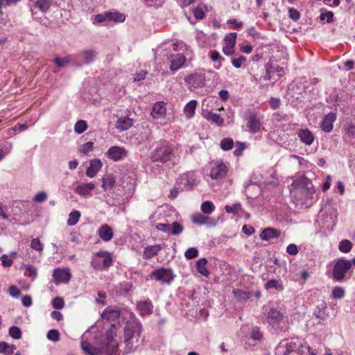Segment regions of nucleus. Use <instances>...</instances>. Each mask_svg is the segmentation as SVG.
I'll list each match as a JSON object with an SVG mask.
<instances>
[{
    "label": "nucleus",
    "instance_id": "1",
    "mask_svg": "<svg viewBox=\"0 0 355 355\" xmlns=\"http://www.w3.org/2000/svg\"><path fill=\"white\" fill-rule=\"evenodd\" d=\"M116 327L112 324L105 336L98 340L92 331L82 336L81 349L86 355H116L119 344L116 340Z\"/></svg>",
    "mask_w": 355,
    "mask_h": 355
},
{
    "label": "nucleus",
    "instance_id": "2",
    "mask_svg": "<svg viewBox=\"0 0 355 355\" xmlns=\"http://www.w3.org/2000/svg\"><path fill=\"white\" fill-rule=\"evenodd\" d=\"M290 179L292 182L288 187L294 202L302 207L310 206L315 195L312 182L304 175L300 173H297Z\"/></svg>",
    "mask_w": 355,
    "mask_h": 355
},
{
    "label": "nucleus",
    "instance_id": "3",
    "mask_svg": "<svg viewBox=\"0 0 355 355\" xmlns=\"http://www.w3.org/2000/svg\"><path fill=\"white\" fill-rule=\"evenodd\" d=\"M309 352L310 355H317L318 350L311 349L309 345L300 338H291L283 340L276 348V355H303Z\"/></svg>",
    "mask_w": 355,
    "mask_h": 355
},
{
    "label": "nucleus",
    "instance_id": "4",
    "mask_svg": "<svg viewBox=\"0 0 355 355\" xmlns=\"http://www.w3.org/2000/svg\"><path fill=\"white\" fill-rule=\"evenodd\" d=\"M227 172V166L220 160H213L209 162L203 168L205 175L209 176L215 180L224 178Z\"/></svg>",
    "mask_w": 355,
    "mask_h": 355
},
{
    "label": "nucleus",
    "instance_id": "5",
    "mask_svg": "<svg viewBox=\"0 0 355 355\" xmlns=\"http://www.w3.org/2000/svg\"><path fill=\"white\" fill-rule=\"evenodd\" d=\"M112 263V254L107 251L101 250L96 252L91 261L94 268L103 270L109 268Z\"/></svg>",
    "mask_w": 355,
    "mask_h": 355
},
{
    "label": "nucleus",
    "instance_id": "6",
    "mask_svg": "<svg viewBox=\"0 0 355 355\" xmlns=\"http://www.w3.org/2000/svg\"><path fill=\"white\" fill-rule=\"evenodd\" d=\"M352 268L350 260L340 259L334 264L332 275L335 280L342 282L346 279L347 275Z\"/></svg>",
    "mask_w": 355,
    "mask_h": 355
},
{
    "label": "nucleus",
    "instance_id": "7",
    "mask_svg": "<svg viewBox=\"0 0 355 355\" xmlns=\"http://www.w3.org/2000/svg\"><path fill=\"white\" fill-rule=\"evenodd\" d=\"M198 183L196 173L193 171H189L180 176L178 184L180 189L191 190Z\"/></svg>",
    "mask_w": 355,
    "mask_h": 355
},
{
    "label": "nucleus",
    "instance_id": "8",
    "mask_svg": "<svg viewBox=\"0 0 355 355\" xmlns=\"http://www.w3.org/2000/svg\"><path fill=\"white\" fill-rule=\"evenodd\" d=\"M266 75L260 77L259 80L263 79L264 80H271L273 79L275 73H277V78L275 80V82L278 80L281 76L284 74V69L282 67L279 66L277 63L272 60H270L265 65Z\"/></svg>",
    "mask_w": 355,
    "mask_h": 355
},
{
    "label": "nucleus",
    "instance_id": "9",
    "mask_svg": "<svg viewBox=\"0 0 355 355\" xmlns=\"http://www.w3.org/2000/svg\"><path fill=\"white\" fill-rule=\"evenodd\" d=\"M141 324L137 320L134 318L127 321L124 327V339L132 338L136 333L141 335Z\"/></svg>",
    "mask_w": 355,
    "mask_h": 355
},
{
    "label": "nucleus",
    "instance_id": "10",
    "mask_svg": "<svg viewBox=\"0 0 355 355\" xmlns=\"http://www.w3.org/2000/svg\"><path fill=\"white\" fill-rule=\"evenodd\" d=\"M185 82L189 86V88H200L205 85V76L202 72H195L187 76L184 78Z\"/></svg>",
    "mask_w": 355,
    "mask_h": 355
},
{
    "label": "nucleus",
    "instance_id": "11",
    "mask_svg": "<svg viewBox=\"0 0 355 355\" xmlns=\"http://www.w3.org/2000/svg\"><path fill=\"white\" fill-rule=\"evenodd\" d=\"M151 277L162 283L170 284L174 279V275L171 270L160 268L152 272Z\"/></svg>",
    "mask_w": 355,
    "mask_h": 355
},
{
    "label": "nucleus",
    "instance_id": "12",
    "mask_svg": "<svg viewBox=\"0 0 355 355\" xmlns=\"http://www.w3.org/2000/svg\"><path fill=\"white\" fill-rule=\"evenodd\" d=\"M53 277L56 285L67 284L71 278L70 269L68 268H58L53 272Z\"/></svg>",
    "mask_w": 355,
    "mask_h": 355
},
{
    "label": "nucleus",
    "instance_id": "13",
    "mask_svg": "<svg viewBox=\"0 0 355 355\" xmlns=\"http://www.w3.org/2000/svg\"><path fill=\"white\" fill-rule=\"evenodd\" d=\"M125 347L123 349V354H130L134 352L139 346L141 344L142 340L141 339V335H138V333L135 334L132 338L124 339L123 340Z\"/></svg>",
    "mask_w": 355,
    "mask_h": 355
},
{
    "label": "nucleus",
    "instance_id": "14",
    "mask_svg": "<svg viewBox=\"0 0 355 355\" xmlns=\"http://www.w3.org/2000/svg\"><path fill=\"white\" fill-rule=\"evenodd\" d=\"M121 312L119 308L114 306H108L102 313L101 317L104 320L114 321L120 316Z\"/></svg>",
    "mask_w": 355,
    "mask_h": 355
},
{
    "label": "nucleus",
    "instance_id": "15",
    "mask_svg": "<svg viewBox=\"0 0 355 355\" xmlns=\"http://www.w3.org/2000/svg\"><path fill=\"white\" fill-rule=\"evenodd\" d=\"M95 184L92 182L80 184L76 187L74 191L81 196L89 197L92 196L91 192L94 189Z\"/></svg>",
    "mask_w": 355,
    "mask_h": 355
},
{
    "label": "nucleus",
    "instance_id": "16",
    "mask_svg": "<svg viewBox=\"0 0 355 355\" xmlns=\"http://www.w3.org/2000/svg\"><path fill=\"white\" fill-rule=\"evenodd\" d=\"M166 113V107L163 102L155 103L150 112L151 116L154 119H162L165 116Z\"/></svg>",
    "mask_w": 355,
    "mask_h": 355
},
{
    "label": "nucleus",
    "instance_id": "17",
    "mask_svg": "<svg viewBox=\"0 0 355 355\" xmlns=\"http://www.w3.org/2000/svg\"><path fill=\"white\" fill-rule=\"evenodd\" d=\"M246 120L248 121L247 125L250 132L255 133L259 130L261 123L254 113L250 112L246 116Z\"/></svg>",
    "mask_w": 355,
    "mask_h": 355
},
{
    "label": "nucleus",
    "instance_id": "18",
    "mask_svg": "<svg viewBox=\"0 0 355 355\" xmlns=\"http://www.w3.org/2000/svg\"><path fill=\"white\" fill-rule=\"evenodd\" d=\"M336 119V115L333 112H330L326 115L320 123L322 130L326 132L331 131L333 129V123Z\"/></svg>",
    "mask_w": 355,
    "mask_h": 355
},
{
    "label": "nucleus",
    "instance_id": "19",
    "mask_svg": "<svg viewBox=\"0 0 355 355\" xmlns=\"http://www.w3.org/2000/svg\"><path fill=\"white\" fill-rule=\"evenodd\" d=\"M98 235L103 241L107 242L113 238L114 232L110 225L105 224L98 229Z\"/></svg>",
    "mask_w": 355,
    "mask_h": 355
},
{
    "label": "nucleus",
    "instance_id": "20",
    "mask_svg": "<svg viewBox=\"0 0 355 355\" xmlns=\"http://www.w3.org/2000/svg\"><path fill=\"white\" fill-rule=\"evenodd\" d=\"M283 318L284 315L282 312L272 308L270 309L268 313L267 320L270 324H279L283 320Z\"/></svg>",
    "mask_w": 355,
    "mask_h": 355
},
{
    "label": "nucleus",
    "instance_id": "21",
    "mask_svg": "<svg viewBox=\"0 0 355 355\" xmlns=\"http://www.w3.org/2000/svg\"><path fill=\"white\" fill-rule=\"evenodd\" d=\"M153 305L150 300H144L138 302L137 310L141 316L148 315L152 313Z\"/></svg>",
    "mask_w": 355,
    "mask_h": 355
},
{
    "label": "nucleus",
    "instance_id": "22",
    "mask_svg": "<svg viewBox=\"0 0 355 355\" xmlns=\"http://www.w3.org/2000/svg\"><path fill=\"white\" fill-rule=\"evenodd\" d=\"M281 232L275 228L268 227L265 228L260 234V238L263 241H268L272 239L279 237Z\"/></svg>",
    "mask_w": 355,
    "mask_h": 355
},
{
    "label": "nucleus",
    "instance_id": "23",
    "mask_svg": "<svg viewBox=\"0 0 355 355\" xmlns=\"http://www.w3.org/2000/svg\"><path fill=\"white\" fill-rule=\"evenodd\" d=\"M191 220L193 223L200 225L207 224L214 225L216 224L214 219H211L200 213L193 214L191 216Z\"/></svg>",
    "mask_w": 355,
    "mask_h": 355
},
{
    "label": "nucleus",
    "instance_id": "24",
    "mask_svg": "<svg viewBox=\"0 0 355 355\" xmlns=\"http://www.w3.org/2000/svg\"><path fill=\"white\" fill-rule=\"evenodd\" d=\"M101 167L102 163L101 160L97 159H92L86 171V175L89 178L94 177Z\"/></svg>",
    "mask_w": 355,
    "mask_h": 355
},
{
    "label": "nucleus",
    "instance_id": "25",
    "mask_svg": "<svg viewBox=\"0 0 355 355\" xmlns=\"http://www.w3.org/2000/svg\"><path fill=\"white\" fill-rule=\"evenodd\" d=\"M162 249V247L158 244L148 245L144 248L143 257L146 259H151L156 256Z\"/></svg>",
    "mask_w": 355,
    "mask_h": 355
},
{
    "label": "nucleus",
    "instance_id": "26",
    "mask_svg": "<svg viewBox=\"0 0 355 355\" xmlns=\"http://www.w3.org/2000/svg\"><path fill=\"white\" fill-rule=\"evenodd\" d=\"M133 124L132 119L124 116L119 118L115 123V128L119 131H125L129 129Z\"/></svg>",
    "mask_w": 355,
    "mask_h": 355
},
{
    "label": "nucleus",
    "instance_id": "27",
    "mask_svg": "<svg viewBox=\"0 0 355 355\" xmlns=\"http://www.w3.org/2000/svg\"><path fill=\"white\" fill-rule=\"evenodd\" d=\"M185 60V57L182 54L178 53L173 56L171 60L170 69L174 71L178 70L184 64Z\"/></svg>",
    "mask_w": 355,
    "mask_h": 355
},
{
    "label": "nucleus",
    "instance_id": "28",
    "mask_svg": "<svg viewBox=\"0 0 355 355\" xmlns=\"http://www.w3.org/2000/svg\"><path fill=\"white\" fill-rule=\"evenodd\" d=\"M96 52L93 49H85L77 55L78 57L82 58L83 62L86 64L92 62L96 56Z\"/></svg>",
    "mask_w": 355,
    "mask_h": 355
},
{
    "label": "nucleus",
    "instance_id": "29",
    "mask_svg": "<svg viewBox=\"0 0 355 355\" xmlns=\"http://www.w3.org/2000/svg\"><path fill=\"white\" fill-rule=\"evenodd\" d=\"M155 153L156 155H170L173 153V149L166 141H163L156 148Z\"/></svg>",
    "mask_w": 355,
    "mask_h": 355
},
{
    "label": "nucleus",
    "instance_id": "30",
    "mask_svg": "<svg viewBox=\"0 0 355 355\" xmlns=\"http://www.w3.org/2000/svg\"><path fill=\"white\" fill-rule=\"evenodd\" d=\"M115 183V177L112 174H106L102 178V187L105 191L112 189Z\"/></svg>",
    "mask_w": 355,
    "mask_h": 355
},
{
    "label": "nucleus",
    "instance_id": "31",
    "mask_svg": "<svg viewBox=\"0 0 355 355\" xmlns=\"http://www.w3.org/2000/svg\"><path fill=\"white\" fill-rule=\"evenodd\" d=\"M298 136L302 142L308 145L311 144L314 140L313 134L308 129L301 130L298 133Z\"/></svg>",
    "mask_w": 355,
    "mask_h": 355
},
{
    "label": "nucleus",
    "instance_id": "32",
    "mask_svg": "<svg viewBox=\"0 0 355 355\" xmlns=\"http://www.w3.org/2000/svg\"><path fill=\"white\" fill-rule=\"evenodd\" d=\"M266 290L275 289L277 291H282L284 287L281 280L270 279L264 286Z\"/></svg>",
    "mask_w": 355,
    "mask_h": 355
},
{
    "label": "nucleus",
    "instance_id": "33",
    "mask_svg": "<svg viewBox=\"0 0 355 355\" xmlns=\"http://www.w3.org/2000/svg\"><path fill=\"white\" fill-rule=\"evenodd\" d=\"M52 2L53 0H35L33 3L35 8L44 12L51 6Z\"/></svg>",
    "mask_w": 355,
    "mask_h": 355
},
{
    "label": "nucleus",
    "instance_id": "34",
    "mask_svg": "<svg viewBox=\"0 0 355 355\" xmlns=\"http://www.w3.org/2000/svg\"><path fill=\"white\" fill-rule=\"evenodd\" d=\"M207 263V261L205 258H201L196 262L198 272L205 277H208L209 275V270L206 267Z\"/></svg>",
    "mask_w": 355,
    "mask_h": 355
},
{
    "label": "nucleus",
    "instance_id": "35",
    "mask_svg": "<svg viewBox=\"0 0 355 355\" xmlns=\"http://www.w3.org/2000/svg\"><path fill=\"white\" fill-rule=\"evenodd\" d=\"M197 106V101L192 100L189 101L184 107V111L188 118H191L196 111Z\"/></svg>",
    "mask_w": 355,
    "mask_h": 355
},
{
    "label": "nucleus",
    "instance_id": "36",
    "mask_svg": "<svg viewBox=\"0 0 355 355\" xmlns=\"http://www.w3.org/2000/svg\"><path fill=\"white\" fill-rule=\"evenodd\" d=\"M24 275L30 277L32 280H34L37 275V268L32 265H24Z\"/></svg>",
    "mask_w": 355,
    "mask_h": 355
},
{
    "label": "nucleus",
    "instance_id": "37",
    "mask_svg": "<svg viewBox=\"0 0 355 355\" xmlns=\"http://www.w3.org/2000/svg\"><path fill=\"white\" fill-rule=\"evenodd\" d=\"M215 205L214 204L209 200H207L203 202L201 204L200 209L202 212L205 214H210L215 210Z\"/></svg>",
    "mask_w": 355,
    "mask_h": 355
},
{
    "label": "nucleus",
    "instance_id": "38",
    "mask_svg": "<svg viewBox=\"0 0 355 355\" xmlns=\"http://www.w3.org/2000/svg\"><path fill=\"white\" fill-rule=\"evenodd\" d=\"M345 295V290L341 286H335L333 288L331 297L333 299H341Z\"/></svg>",
    "mask_w": 355,
    "mask_h": 355
},
{
    "label": "nucleus",
    "instance_id": "39",
    "mask_svg": "<svg viewBox=\"0 0 355 355\" xmlns=\"http://www.w3.org/2000/svg\"><path fill=\"white\" fill-rule=\"evenodd\" d=\"M80 217V212L79 211H71L69 215L67 224L69 226L75 225L79 220Z\"/></svg>",
    "mask_w": 355,
    "mask_h": 355
},
{
    "label": "nucleus",
    "instance_id": "40",
    "mask_svg": "<svg viewBox=\"0 0 355 355\" xmlns=\"http://www.w3.org/2000/svg\"><path fill=\"white\" fill-rule=\"evenodd\" d=\"M352 248V243L351 241L347 239L342 240L338 245V249L343 253H347L350 252Z\"/></svg>",
    "mask_w": 355,
    "mask_h": 355
},
{
    "label": "nucleus",
    "instance_id": "41",
    "mask_svg": "<svg viewBox=\"0 0 355 355\" xmlns=\"http://www.w3.org/2000/svg\"><path fill=\"white\" fill-rule=\"evenodd\" d=\"M109 21L114 22H123L125 17V15L119 12H108Z\"/></svg>",
    "mask_w": 355,
    "mask_h": 355
},
{
    "label": "nucleus",
    "instance_id": "42",
    "mask_svg": "<svg viewBox=\"0 0 355 355\" xmlns=\"http://www.w3.org/2000/svg\"><path fill=\"white\" fill-rule=\"evenodd\" d=\"M127 153L128 152L125 150L124 148L115 146L111 147L108 150L107 155H124Z\"/></svg>",
    "mask_w": 355,
    "mask_h": 355
},
{
    "label": "nucleus",
    "instance_id": "43",
    "mask_svg": "<svg viewBox=\"0 0 355 355\" xmlns=\"http://www.w3.org/2000/svg\"><path fill=\"white\" fill-rule=\"evenodd\" d=\"M326 309V304L324 302L322 303L321 305L318 306L314 312L315 317L322 320H324L327 317Z\"/></svg>",
    "mask_w": 355,
    "mask_h": 355
},
{
    "label": "nucleus",
    "instance_id": "44",
    "mask_svg": "<svg viewBox=\"0 0 355 355\" xmlns=\"http://www.w3.org/2000/svg\"><path fill=\"white\" fill-rule=\"evenodd\" d=\"M15 347L5 342H0V353L4 354H12L14 352Z\"/></svg>",
    "mask_w": 355,
    "mask_h": 355
},
{
    "label": "nucleus",
    "instance_id": "45",
    "mask_svg": "<svg viewBox=\"0 0 355 355\" xmlns=\"http://www.w3.org/2000/svg\"><path fill=\"white\" fill-rule=\"evenodd\" d=\"M233 294H234V297L238 300H241V301H245L250 296L249 293L239 290V289H234L233 291Z\"/></svg>",
    "mask_w": 355,
    "mask_h": 355
},
{
    "label": "nucleus",
    "instance_id": "46",
    "mask_svg": "<svg viewBox=\"0 0 355 355\" xmlns=\"http://www.w3.org/2000/svg\"><path fill=\"white\" fill-rule=\"evenodd\" d=\"M225 210L228 214H238L241 210V205L240 203H235L233 205H225Z\"/></svg>",
    "mask_w": 355,
    "mask_h": 355
},
{
    "label": "nucleus",
    "instance_id": "47",
    "mask_svg": "<svg viewBox=\"0 0 355 355\" xmlns=\"http://www.w3.org/2000/svg\"><path fill=\"white\" fill-rule=\"evenodd\" d=\"M237 34L236 33H231L227 35L224 39L225 45L230 46V47H234L236 44Z\"/></svg>",
    "mask_w": 355,
    "mask_h": 355
},
{
    "label": "nucleus",
    "instance_id": "48",
    "mask_svg": "<svg viewBox=\"0 0 355 355\" xmlns=\"http://www.w3.org/2000/svg\"><path fill=\"white\" fill-rule=\"evenodd\" d=\"M87 128V124L85 121H78L74 126V130L78 134H81L85 132Z\"/></svg>",
    "mask_w": 355,
    "mask_h": 355
},
{
    "label": "nucleus",
    "instance_id": "49",
    "mask_svg": "<svg viewBox=\"0 0 355 355\" xmlns=\"http://www.w3.org/2000/svg\"><path fill=\"white\" fill-rule=\"evenodd\" d=\"M69 62H70V58L68 56L62 58H55L54 59L55 64L59 68H62V67H65L68 66Z\"/></svg>",
    "mask_w": 355,
    "mask_h": 355
},
{
    "label": "nucleus",
    "instance_id": "50",
    "mask_svg": "<svg viewBox=\"0 0 355 355\" xmlns=\"http://www.w3.org/2000/svg\"><path fill=\"white\" fill-rule=\"evenodd\" d=\"M183 230L182 226L178 222H173L170 225V234L173 235H178L180 234Z\"/></svg>",
    "mask_w": 355,
    "mask_h": 355
},
{
    "label": "nucleus",
    "instance_id": "51",
    "mask_svg": "<svg viewBox=\"0 0 355 355\" xmlns=\"http://www.w3.org/2000/svg\"><path fill=\"white\" fill-rule=\"evenodd\" d=\"M108 12L95 15L93 23L101 24L109 21Z\"/></svg>",
    "mask_w": 355,
    "mask_h": 355
},
{
    "label": "nucleus",
    "instance_id": "52",
    "mask_svg": "<svg viewBox=\"0 0 355 355\" xmlns=\"http://www.w3.org/2000/svg\"><path fill=\"white\" fill-rule=\"evenodd\" d=\"M234 146V141L232 139L225 138L220 141V147L225 150H230Z\"/></svg>",
    "mask_w": 355,
    "mask_h": 355
},
{
    "label": "nucleus",
    "instance_id": "53",
    "mask_svg": "<svg viewBox=\"0 0 355 355\" xmlns=\"http://www.w3.org/2000/svg\"><path fill=\"white\" fill-rule=\"evenodd\" d=\"M209 121L218 124V125H222L224 122V119L220 117L219 114H215V113H209L208 118Z\"/></svg>",
    "mask_w": 355,
    "mask_h": 355
},
{
    "label": "nucleus",
    "instance_id": "54",
    "mask_svg": "<svg viewBox=\"0 0 355 355\" xmlns=\"http://www.w3.org/2000/svg\"><path fill=\"white\" fill-rule=\"evenodd\" d=\"M94 147V143L92 141H88L83 145H81L79 148V152L83 154H87Z\"/></svg>",
    "mask_w": 355,
    "mask_h": 355
},
{
    "label": "nucleus",
    "instance_id": "55",
    "mask_svg": "<svg viewBox=\"0 0 355 355\" xmlns=\"http://www.w3.org/2000/svg\"><path fill=\"white\" fill-rule=\"evenodd\" d=\"M31 247L36 251L41 252L43 250L44 245L41 243L39 239L35 238L31 241Z\"/></svg>",
    "mask_w": 355,
    "mask_h": 355
},
{
    "label": "nucleus",
    "instance_id": "56",
    "mask_svg": "<svg viewBox=\"0 0 355 355\" xmlns=\"http://www.w3.org/2000/svg\"><path fill=\"white\" fill-rule=\"evenodd\" d=\"M1 265L4 268L10 267L13 263V260L7 254H3L1 258Z\"/></svg>",
    "mask_w": 355,
    "mask_h": 355
},
{
    "label": "nucleus",
    "instance_id": "57",
    "mask_svg": "<svg viewBox=\"0 0 355 355\" xmlns=\"http://www.w3.org/2000/svg\"><path fill=\"white\" fill-rule=\"evenodd\" d=\"M254 190L257 191V194H259L260 193L259 187L255 184H250L246 187L245 193H246V196H248V198H256V196L251 195V193H250V192Z\"/></svg>",
    "mask_w": 355,
    "mask_h": 355
},
{
    "label": "nucleus",
    "instance_id": "58",
    "mask_svg": "<svg viewBox=\"0 0 355 355\" xmlns=\"http://www.w3.org/2000/svg\"><path fill=\"white\" fill-rule=\"evenodd\" d=\"M198 250L196 248H189L184 253V256L187 259H191L197 257Z\"/></svg>",
    "mask_w": 355,
    "mask_h": 355
},
{
    "label": "nucleus",
    "instance_id": "59",
    "mask_svg": "<svg viewBox=\"0 0 355 355\" xmlns=\"http://www.w3.org/2000/svg\"><path fill=\"white\" fill-rule=\"evenodd\" d=\"M64 302L60 297H56L52 300V306L55 309H61L64 307Z\"/></svg>",
    "mask_w": 355,
    "mask_h": 355
},
{
    "label": "nucleus",
    "instance_id": "60",
    "mask_svg": "<svg viewBox=\"0 0 355 355\" xmlns=\"http://www.w3.org/2000/svg\"><path fill=\"white\" fill-rule=\"evenodd\" d=\"M9 334L12 338L18 339L21 336V331L19 327L13 326L10 328Z\"/></svg>",
    "mask_w": 355,
    "mask_h": 355
},
{
    "label": "nucleus",
    "instance_id": "61",
    "mask_svg": "<svg viewBox=\"0 0 355 355\" xmlns=\"http://www.w3.org/2000/svg\"><path fill=\"white\" fill-rule=\"evenodd\" d=\"M250 338L254 340H260L262 338V334L258 327H253L251 333Z\"/></svg>",
    "mask_w": 355,
    "mask_h": 355
},
{
    "label": "nucleus",
    "instance_id": "62",
    "mask_svg": "<svg viewBox=\"0 0 355 355\" xmlns=\"http://www.w3.org/2000/svg\"><path fill=\"white\" fill-rule=\"evenodd\" d=\"M12 145L10 142L6 141L3 146L0 147V155H5L10 153Z\"/></svg>",
    "mask_w": 355,
    "mask_h": 355
},
{
    "label": "nucleus",
    "instance_id": "63",
    "mask_svg": "<svg viewBox=\"0 0 355 355\" xmlns=\"http://www.w3.org/2000/svg\"><path fill=\"white\" fill-rule=\"evenodd\" d=\"M234 155H239L242 153L243 150L246 148V144L242 142H236L234 145Z\"/></svg>",
    "mask_w": 355,
    "mask_h": 355
},
{
    "label": "nucleus",
    "instance_id": "64",
    "mask_svg": "<svg viewBox=\"0 0 355 355\" xmlns=\"http://www.w3.org/2000/svg\"><path fill=\"white\" fill-rule=\"evenodd\" d=\"M47 199V194L44 191L37 193L33 198V201L36 202H42Z\"/></svg>",
    "mask_w": 355,
    "mask_h": 355
}]
</instances>
